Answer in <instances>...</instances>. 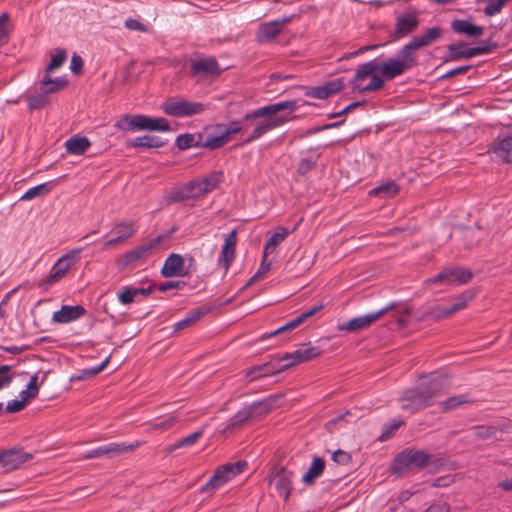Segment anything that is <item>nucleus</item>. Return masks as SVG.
<instances>
[{
    "mask_svg": "<svg viewBox=\"0 0 512 512\" xmlns=\"http://www.w3.org/2000/svg\"><path fill=\"white\" fill-rule=\"evenodd\" d=\"M442 33V28L438 26L427 28L422 35L413 37L406 43L394 57L385 61L375 58L359 65L351 80L353 91L359 93L377 91L384 87L385 80H393L411 70L417 64L414 52L438 41Z\"/></svg>",
    "mask_w": 512,
    "mask_h": 512,
    "instance_id": "nucleus-1",
    "label": "nucleus"
},
{
    "mask_svg": "<svg viewBox=\"0 0 512 512\" xmlns=\"http://www.w3.org/2000/svg\"><path fill=\"white\" fill-rule=\"evenodd\" d=\"M296 109L295 100L280 101L247 112L241 121L233 120L227 125L217 124L214 129L221 130L228 142L232 135L240 133L244 137L243 144H250L293 118L283 114L278 115L279 112L287 110L293 113Z\"/></svg>",
    "mask_w": 512,
    "mask_h": 512,
    "instance_id": "nucleus-2",
    "label": "nucleus"
},
{
    "mask_svg": "<svg viewBox=\"0 0 512 512\" xmlns=\"http://www.w3.org/2000/svg\"><path fill=\"white\" fill-rule=\"evenodd\" d=\"M447 388V379L431 374L423 377L414 389L407 390L400 398L401 408L414 413L434 404Z\"/></svg>",
    "mask_w": 512,
    "mask_h": 512,
    "instance_id": "nucleus-3",
    "label": "nucleus"
},
{
    "mask_svg": "<svg viewBox=\"0 0 512 512\" xmlns=\"http://www.w3.org/2000/svg\"><path fill=\"white\" fill-rule=\"evenodd\" d=\"M115 126L125 131H169L168 121L163 117H150L142 114L124 115Z\"/></svg>",
    "mask_w": 512,
    "mask_h": 512,
    "instance_id": "nucleus-4",
    "label": "nucleus"
},
{
    "mask_svg": "<svg viewBox=\"0 0 512 512\" xmlns=\"http://www.w3.org/2000/svg\"><path fill=\"white\" fill-rule=\"evenodd\" d=\"M247 468V462L239 460L235 463H226L216 468L213 475L202 486L201 491L213 494L216 490L231 481L237 475L244 472Z\"/></svg>",
    "mask_w": 512,
    "mask_h": 512,
    "instance_id": "nucleus-5",
    "label": "nucleus"
},
{
    "mask_svg": "<svg viewBox=\"0 0 512 512\" xmlns=\"http://www.w3.org/2000/svg\"><path fill=\"white\" fill-rule=\"evenodd\" d=\"M161 109L168 116L185 118L203 113L207 105L184 97H172L161 104Z\"/></svg>",
    "mask_w": 512,
    "mask_h": 512,
    "instance_id": "nucleus-6",
    "label": "nucleus"
},
{
    "mask_svg": "<svg viewBox=\"0 0 512 512\" xmlns=\"http://www.w3.org/2000/svg\"><path fill=\"white\" fill-rule=\"evenodd\" d=\"M430 458V454L423 450L408 448L396 456L392 469L394 473L403 475L410 470L424 468L429 463Z\"/></svg>",
    "mask_w": 512,
    "mask_h": 512,
    "instance_id": "nucleus-7",
    "label": "nucleus"
},
{
    "mask_svg": "<svg viewBox=\"0 0 512 512\" xmlns=\"http://www.w3.org/2000/svg\"><path fill=\"white\" fill-rule=\"evenodd\" d=\"M83 248H75L61 256L51 267L49 274L42 281V285L51 286L59 282L70 268L79 260Z\"/></svg>",
    "mask_w": 512,
    "mask_h": 512,
    "instance_id": "nucleus-8",
    "label": "nucleus"
},
{
    "mask_svg": "<svg viewBox=\"0 0 512 512\" xmlns=\"http://www.w3.org/2000/svg\"><path fill=\"white\" fill-rule=\"evenodd\" d=\"M42 93L32 94L27 97L28 108L30 110H38L48 103L47 94L54 93L62 89L67 81L65 78L58 77L55 79L45 75L41 81Z\"/></svg>",
    "mask_w": 512,
    "mask_h": 512,
    "instance_id": "nucleus-9",
    "label": "nucleus"
},
{
    "mask_svg": "<svg viewBox=\"0 0 512 512\" xmlns=\"http://www.w3.org/2000/svg\"><path fill=\"white\" fill-rule=\"evenodd\" d=\"M472 278V273L461 267H447L438 274L428 278L425 283L438 285H462L468 283Z\"/></svg>",
    "mask_w": 512,
    "mask_h": 512,
    "instance_id": "nucleus-10",
    "label": "nucleus"
},
{
    "mask_svg": "<svg viewBox=\"0 0 512 512\" xmlns=\"http://www.w3.org/2000/svg\"><path fill=\"white\" fill-rule=\"evenodd\" d=\"M142 442L136 440L132 443L126 442H112L103 446H99L95 449H92L84 454V459H93V458H114L123 454L130 453L134 451L136 448L140 447Z\"/></svg>",
    "mask_w": 512,
    "mask_h": 512,
    "instance_id": "nucleus-11",
    "label": "nucleus"
},
{
    "mask_svg": "<svg viewBox=\"0 0 512 512\" xmlns=\"http://www.w3.org/2000/svg\"><path fill=\"white\" fill-rule=\"evenodd\" d=\"M224 180L223 171H212L202 179L193 180L187 183L188 193L186 197H200L215 190Z\"/></svg>",
    "mask_w": 512,
    "mask_h": 512,
    "instance_id": "nucleus-12",
    "label": "nucleus"
},
{
    "mask_svg": "<svg viewBox=\"0 0 512 512\" xmlns=\"http://www.w3.org/2000/svg\"><path fill=\"white\" fill-rule=\"evenodd\" d=\"M273 402V399L269 398L263 401L254 402L250 406L241 409L227 421L224 432L233 431L234 429L241 427L253 416L257 409H260L263 413L269 412L273 408Z\"/></svg>",
    "mask_w": 512,
    "mask_h": 512,
    "instance_id": "nucleus-13",
    "label": "nucleus"
},
{
    "mask_svg": "<svg viewBox=\"0 0 512 512\" xmlns=\"http://www.w3.org/2000/svg\"><path fill=\"white\" fill-rule=\"evenodd\" d=\"M491 51L489 45H481L476 47H469L466 42L460 41L450 44L447 47L446 61H457L461 59H469L478 55L487 54Z\"/></svg>",
    "mask_w": 512,
    "mask_h": 512,
    "instance_id": "nucleus-14",
    "label": "nucleus"
},
{
    "mask_svg": "<svg viewBox=\"0 0 512 512\" xmlns=\"http://www.w3.org/2000/svg\"><path fill=\"white\" fill-rule=\"evenodd\" d=\"M395 307H396L395 303H390L376 312H372V313H368L365 315H361V316L352 318L349 321L339 325V330L354 332V331H359V330L365 329V328L369 327L372 323L377 321L385 313L393 310Z\"/></svg>",
    "mask_w": 512,
    "mask_h": 512,
    "instance_id": "nucleus-15",
    "label": "nucleus"
},
{
    "mask_svg": "<svg viewBox=\"0 0 512 512\" xmlns=\"http://www.w3.org/2000/svg\"><path fill=\"white\" fill-rule=\"evenodd\" d=\"M418 25H419V18L415 12H409V13H404V14L398 15L396 17L395 27H394V31L392 34L393 39L399 40V39H402V38L408 36L413 31L416 30Z\"/></svg>",
    "mask_w": 512,
    "mask_h": 512,
    "instance_id": "nucleus-16",
    "label": "nucleus"
},
{
    "mask_svg": "<svg viewBox=\"0 0 512 512\" xmlns=\"http://www.w3.org/2000/svg\"><path fill=\"white\" fill-rule=\"evenodd\" d=\"M321 354V350L319 347L303 345L292 353H286L282 360L284 361V367L286 369L303 363L310 361Z\"/></svg>",
    "mask_w": 512,
    "mask_h": 512,
    "instance_id": "nucleus-17",
    "label": "nucleus"
},
{
    "mask_svg": "<svg viewBox=\"0 0 512 512\" xmlns=\"http://www.w3.org/2000/svg\"><path fill=\"white\" fill-rule=\"evenodd\" d=\"M286 370L284 367V361L282 357L273 359L269 362L263 363L261 365H255L247 370L245 376L250 380H256L261 377H267L270 375H275L280 372Z\"/></svg>",
    "mask_w": 512,
    "mask_h": 512,
    "instance_id": "nucleus-18",
    "label": "nucleus"
},
{
    "mask_svg": "<svg viewBox=\"0 0 512 512\" xmlns=\"http://www.w3.org/2000/svg\"><path fill=\"white\" fill-rule=\"evenodd\" d=\"M511 427L512 423L510 421H500L491 425H477L472 429L475 437L480 440H504L502 437H498V434L509 432Z\"/></svg>",
    "mask_w": 512,
    "mask_h": 512,
    "instance_id": "nucleus-19",
    "label": "nucleus"
},
{
    "mask_svg": "<svg viewBox=\"0 0 512 512\" xmlns=\"http://www.w3.org/2000/svg\"><path fill=\"white\" fill-rule=\"evenodd\" d=\"M293 473L284 467L276 468L271 475L270 483L274 484L276 491L285 500L289 497L292 488Z\"/></svg>",
    "mask_w": 512,
    "mask_h": 512,
    "instance_id": "nucleus-20",
    "label": "nucleus"
},
{
    "mask_svg": "<svg viewBox=\"0 0 512 512\" xmlns=\"http://www.w3.org/2000/svg\"><path fill=\"white\" fill-rule=\"evenodd\" d=\"M237 245V230L233 229L224 238V243L218 258V266L227 271L235 259Z\"/></svg>",
    "mask_w": 512,
    "mask_h": 512,
    "instance_id": "nucleus-21",
    "label": "nucleus"
},
{
    "mask_svg": "<svg viewBox=\"0 0 512 512\" xmlns=\"http://www.w3.org/2000/svg\"><path fill=\"white\" fill-rule=\"evenodd\" d=\"M291 21V17H284L280 20H273L269 22L261 23L258 32H257V40L260 43H267L277 35H279L284 28Z\"/></svg>",
    "mask_w": 512,
    "mask_h": 512,
    "instance_id": "nucleus-22",
    "label": "nucleus"
},
{
    "mask_svg": "<svg viewBox=\"0 0 512 512\" xmlns=\"http://www.w3.org/2000/svg\"><path fill=\"white\" fill-rule=\"evenodd\" d=\"M135 232H136V228H135L134 221H124V222L115 224L112 227L110 233L115 234L116 236L107 240L104 243L103 250L117 246L122 241L133 236Z\"/></svg>",
    "mask_w": 512,
    "mask_h": 512,
    "instance_id": "nucleus-23",
    "label": "nucleus"
},
{
    "mask_svg": "<svg viewBox=\"0 0 512 512\" xmlns=\"http://www.w3.org/2000/svg\"><path fill=\"white\" fill-rule=\"evenodd\" d=\"M492 152L503 162H512V131L501 133L494 141Z\"/></svg>",
    "mask_w": 512,
    "mask_h": 512,
    "instance_id": "nucleus-24",
    "label": "nucleus"
},
{
    "mask_svg": "<svg viewBox=\"0 0 512 512\" xmlns=\"http://www.w3.org/2000/svg\"><path fill=\"white\" fill-rule=\"evenodd\" d=\"M32 459V454L23 449H11L2 452V468L4 471H13L18 469L22 464Z\"/></svg>",
    "mask_w": 512,
    "mask_h": 512,
    "instance_id": "nucleus-25",
    "label": "nucleus"
},
{
    "mask_svg": "<svg viewBox=\"0 0 512 512\" xmlns=\"http://www.w3.org/2000/svg\"><path fill=\"white\" fill-rule=\"evenodd\" d=\"M344 88V81L342 78H337L328 82H325L321 86L311 87L305 95L315 99H327L330 96L336 94Z\"/></svg>",
    "mask_w": 512,
    "mask_h": 512,
    "instance_id": "nucleus-26",
    "label": "nucleus"
},
{
    "mask_svg": "<svg viewBox=\"0 0 512 512\" xmlns=\"http://www.w3.org/2000/svg\"><path fill=\"white\" fill-rule=\"evenodd\" d=\"M191 75L198 76H218L221 69L213 57L195 60L191 63Z\"/></svg>",
    "mask_w": 512,
    "mask_h": 512,
    "instance_id": "nucleus-27",
    "label": "nucleus"
},
{
    "mask_svg": "<svg viewBox=\"0 0 512 512\" xmlns=\"http://www.w3.org/2000/svg\"><path fill=\"white\" fill-rule=\"evenodd\" d=\"M451 29L455 34L464 35L468 38H478L485 31L483 26L475 25L467 19H454L451 22Z\"/></svg>",
    "mask_w": 512,
    "mask_h": 512,
    "instance_id": "nucleus-28",
    "label": "nucleus"
},
{
    "mask_svg": "<svg viewBox=\"0 0 512 512\" xmlns=\"http://www.w3.org/2000/svg\"><path fill=\"white\" fill-rule=\"evenodd\" d=\"M85 313L86 310L81 305H63L53 313L52 320L57 323H70L81 318Z\"/></svg>",
    "mask_w": 512,
    "mask_h": 512,
    "instance_id": "nucleus-29",
    "label": "nucleus"
},
{
    "mask_svg": "<svg viewBox=\"0 0 512 512\" xmlns=\"http://www.w3.org/2000/svg\"><path fill=\"white\" fill-rule=\"evenodd\" d=\"M322 308H323V304L314 305L310 309H308V310L302 312L301 314H299L294 319H292V320L288 321L287 323H285L283 326H281L278 329H276L275 331L271 332L268 335V337L275 336V335L284 333L286 331H290V330L298 327L300 324L305 322L308 318H310L311 316H313L317 312H319Z\"/></svg>",
    "mask_w": 512,
    "mask_h": 512,
    "instance_id": "nucleus-30",
    "label": "nucleus"
},
{
    "mask_svg": "<svg viewBox=\"0 0 512 512\" xmlns=\"http://www.w3.org/2000/svg\"><path fill=\"white\" fill-rule=\"evenodd\" d=\"M184 259L179 254H171L167 257L161 269V274L164 277H174L184 275Z\"/></svg>",
    "mask_w": 512,
    "mask_h": 512,
    "instance_id": "nucleus-31",
    "label": "nucleus"
},
{
    "mask_svg": "<svg viewBox=\"0 0 512 512\" xmlns=\"http://www.w3.org/2000/svg\"><path fill=\"white\" fill-rule=\"evenodd\" d=\"M296 229L297 225H295L292 230H289L288 228H285L283 226L277 227L276 232L272 234L265 243L263 249L264 258H267L269 254L273 253L276 247L280 245L286 239V237Z\"/></svg>",
    "mask_w": 512,
    "mask_h": 512,
    "instance_id": "nucleus-32",
    "label": "nucleus"
},
{
    "mask_svg": "<svg viewBox=\"0 0 512 512\" xmlns=\"http://www.w3.org/2000/svg\"><path fill=\"white\" fill-rule=\"evenodd\" d=\"M473 298V294L471 292H463L457 298L454 299V302L442 309H440L437 313L439 318L448 317L451 314H454L460 310L466 308L467 303Z\"/></svg>",
    "mask_w": 512,
    "mask_h": 512,
    "instance_id": "nucleus-33",
    "label": "nucleus"
},
{
    "mask_svg": "<svg viewBox=\"0 0 512 512\" xmlns=\"http://www.w3.org/2000/svg\"><path fill=\"white\" fill-rule=\"evenodd\" d=\"M66 152L71 155H83L90 147L91 143L85 136H73L65 142Z\"/></svg>",
    "mask_w": 512,
    "mask_h": 512,
    "instance_id": "nucleus-34",
    "label": "nucleus"
},
{
    "mask_svg": "<svg viewBox=\"0 0 512 512\" xmlns=\"http://www.w3.org/2000/svg\"><path fill=\"white\" fill-rule=\"evenodd\" d=\"M228 143L221 130H215L214 134L207 133L205 136L201 133V148L215 150L225 146Z\"/></svg>",
    "mask_w": 512,
    "mask_h": 512,
    "instance_id": "nucleus-35",
    "label": "nucleus"
},
{
    "mask_svg": "<svg viewBox=\"0 0 512 512\" xmlns=\"http://www.w3.org/2000/svg\"><path fill=\"white\" fill-rule=\"evenodd\" d=\"M175 144L182 151L192 147L201 148V133L180 134L177 136Z\"/></svg>",
    "mask_w": 512,
    "mask_h": 512,
    "instance_id": "nucleus-36",
    "label": "nucleus"
},
{
    "mask_svg": "<svg viewBox=\"0 0 512 512\" xmlns=\"http://www.w3.org/2000/svg\"><path fill=\"white\" fill-rule=\"evenodd\" d=\"M128 145L134 148H160L164 141L159 136L143 135L134 138Z\"/></svg>",
    "mask_w": 512,
    "mask_h": 512,
    "instance_id": "nucleus-37",
    "label": "nucleus"
},
{
    "mask_svg": "<svg viewBox=\"0 0 512 512\" xmlns=\"http://www.w3.org/2000/svg\"><path fill=\"white\" fill-rule=\"evenodd\" d=\"M160 238H156L153 242H150L149 244L137 247L136 249L129 251L125 255L126 263L132 264L137 262L138 260L146 258L149 254L154 245L159 243Z\"/></svg>",
    "mask_w": 512,
    "mask_h": 512,
    "instance_id": "nucleus-38",
    "label": "nucleus"
},
{
    "mask_svg": "<svg viewBox=\"0 0 512 512\" xmlns=\"http://www.w3.org/2000/svg\"><path fill=\"white\" fill-rule=\"evenodd\" d=\"M203 434H204V429L203 428L199 429V430L189 434L186 437L178 439L176 442H174L173 444L169 445L166 448V451L168 453H172V452H174L178 448L190 447V446L194 445L203 436Z\"/></svg>",
    "mask_w": 512,
    "mask_h": 512,
    "instance_id": "nucleus-39",
    "label": "nucleus"
},
{
    "mask_svg": "<svg viewBox=\"0 0 512 512\" xmlns=\"http://www.w3.org/2000/svg\"><path fill=\"white\" fill-rule=\"evenodd\" d=\"M325 468V461L320 457H315L307 470L303 475L302 481L306 484L313 483L316 478L321 476Z\"/></svg>",
    "mask_w": 512,
    "mask_h": 512,
    "instance_id": "nucleus-40",
    "label": "nucleus"
},
{
    "mask_svg": "<svg viewBox=\"0 0 512 512\" xmlns=\"http://www.w3.org/2000/svg\"><path fill=\"white\" fill-rule=\"evenodd\" d=\"M54 187V182H45L28 189L21 197L20 201H29L36 197H41L49 194Z\"/></svg>",
    "mask_w": 512,
    "mask_h": 512,
    "instance_id": "nucleus-41",
    "label": "nucleus"
},
{
    "mask_svg": "<svg viewBox=\"0 0 512 512\" xmlns=\"http://www.w3.org/2000/svg\"><path fill=\"white\" fill-rule=\"evenodd\" d=\"M399 191L398 185L394 181L385 182L370 191V195L382 196L383 198L394 197Z\"/></svg>",
    "mask_w": 512,
    "mask_h": 512,
    "instance_id": "nucleus-42",
    "label": "nucleus"
},
{
    "mask_svg": "<svg viewBox=\"0 0 512 512\" xmlns=\"http://www.w3.org/2000/svg\"><path fill=\"white\" fill-rule=\"evenodd\" d=\"M204 314H205V311L200 310V309L191 311L185 318L181 319L180 321H178L174 324V326H173L174 331H180V330H183V329L193 325Z\"/></svg>",
    "mask_w": 512,
    "mask_h": 512,
    "instance_id": "nucleus-43",
    "label": "nucleus"
},
{
    "mask_svg": "<svg viewBox=\"0 0 512 512\" xmlns=\"http://www.w3.org/2000/svg\"><path fill=\"white\" fill-rule=\"evenodd\" d=\"M469 402H470V399L467 395L460 394L457 396L449 397L445 401L441 402L440 406H441V410L443 412H446V411L454 410V409L462 406L463 404H466Z\"/></svg>",
    "mask_w": 512,
    "mask_h": 512,
    "instance_id": "nucleus-44",
    "label": "nucleus"
},
{
    "mask_svg": "<svg viewBox=\"0 0 512 512\" xmlns=\"http://www.w3.org/2000/svg\"><path fill=\"white\" fill-rule=\"evenodd\" d=\"M118 301L122 305H130L137 298V292L133 286H125L117 293Z\"/></svg>",
    "mask_w": 512,
    "mask_h": 512,
    "instance_id": "nucleus-45",
    "label": "nucleus"
},
{
    "mask_svg": "<svg viewBox=\"0 0 512 512\" xmlns=\"http://www.w3.org/2000/svg\"><path fill=\"white\" fill-rule=\"evenodd\" d=\"M403 423L401 419H392L389 423L384 425L382 433L379 436L380 441H386L391 438Z\"/></svg>",
    "mask_w": 512,
    "mask_h": 512,
    "instance_id": "nucleus-46",
    "label": "nucleus"
},
{
    "mask_svg": "<svg viewBox=\"0 0 512 512\" xmlns=\"http://www.w3.org/2000/svg\"><path fill=\"white\" fill-rule=\"evenodd\" d=\"M66 58V51L64 49H57L56 52L51 56V61L46 67V72L49 73L61 67L66 61Z\"/></svg>",
    "mask_w": 512,
    "mask_h": 512,
    "instance_id": "nucleus-47",
    "label": "nucleus"
},
{
    "mask_svg": "<svg viewBox=\"0 0 512 512\" xmlns=\"http://www.w3.org/2000/svg\"><path fill=\"white\" fill-rule=\"evenodd\" d=\"M38 392H39L38 373H36L30 378V380L26 386V389L21 391L20 395L24 396V398H27V399H33L38 395Z\"/></svg>",
    "mask_w": 512,
    "mask_h": 512,
    "instance_id": "nucleus-48",
    "label": "nucleus"
},
{
    "mask_svg": "<svg viewBox=\"0 0 512 512\" xmlns=\"http://www.w3.org/2000/svg\"><path fill=\"white\" fill-rule=\"evenodd\" d=\"M178 421V418L175 415H168L164 417L163 419H158L152 424V428L154 430L159 431H166L173 427L176 422Z\"/></svg>",
    "mask_w": 512,
    "mask_h": 512,
    "instance_id": "nucleus-49",
    "label": "nucleus"
},
{
    "mask_svg": "<svg viewBox=\"0 0 512 512\" xmlns=\"http://www.w3.org/2000/svg\"><path fill=\"white\" fill-rule=\"evenodd\" d=\"M311 159V158H303L299 161L297 166V173L299 175H306L308 172H310L317 164V158Z\"/></svg>",
    "mask_w": 512,
    "mask_h": 512,
    "instance_id": "nucleus-50",
    "label": "nucleus"
},
{
    "mask_svg": "<svg viewBox=\"0 0 512 512\" xmlns=\"http://www.w3.org/2000/svg\"><path fill=\"white\" fill-rule=\"evenodd\" d=\"M9 19H10V16L7 12H4L0 15V45L6 44L8 42L7 25H8Z\"/></svg>",
    "mask_w": 512,
    "mask_h": 512,
    "instance_id": "nucleus-51",
    "label": "nucleus"
},
{
    "mask_svg": "<svg viewBox=\"0 0 512 512\" xmlns=\"http://www.w3.org/2000/svg\"><path fill=\"white\" fill-rule=\"evenodd\" d=\"M11 366L1 365L0 366V390L8 387L12 382Z\"/></svg>",
    "mask_w": 512,
    "mask_h": 512,
    "instance_id": "nucleus-52",
    "label": "nucleus"
},
{
    "mask_svg": "<svg viewBox=\"0 0 512 512\" xmlns=\"http://www.w3.org/2000/svg\"><path fill=\"white\" fill-rule=\"evenodd\" d=\"M505 2L503 0H489L488 5L484 9L487 16H494L501 12Z\"/></svg>",
    "mask_w": 512,
    "mask_h": 512,
    "instance_id": "nucleus-53",
    "label": "nucleus"
},
{
    "mask_svg": "<svg viewBox=\"0 0 512 512\" xmlns=\"http://www.w3.org/2000/svg\"><path fill=\"white\" fill-rule=\"evenodd\" d=\"M332 460L340 465H347L351 462V456L348 452L338 449L332 454Z\"/></svg>",
    "mask_w": 512,
    "mask_h": 512,
    "instance_id": "nucleus-54",
    "label": "nucleus"
},
{
    "mask_svg": "<svg viewBox=\"0 0 512 512\" xmlns=\"http://www.w3.org/2000/svg\"><path fill=\"white\" fill-rule=\"evenodd\" d=\"M22 398L20 400L14 399L7 403L6 411L9 413H15L21 411L26 402L29 400L27 398H24V396H21Z\"/></svg>",
    "mask_w": 512,
    "mask_h": 512,
    "instance_id": "nucleus-55",
    "label": "nucleus"
},
{
    "mask_svg": "<svg viewBox=\"0 0 512 512\" xmlns=\"http://www.w3.org/2000/svg\"><path fill=\"white\" fill-rule=\"evenodd\" d=\"M70 69L74 74H80L82 72L83 60L79 55L74 54L72 56Z\"/></svg>",
    "mask_w": 512,
    "mask_h": 512,
    "instance_id": "nucleus-56",
    "label": "nucleus"
},
{
    "mask_svg": "<svg viewBox=\"0 0 512 512\" xmlns=\"http://www.w3.org/2000/svg\"><path fill=\"white\" fill-rule=\"evenodd\" d=\"M187 193H188V190H187V184H186L182 187V189L180 191H176L169 196V202L175 203V202L183 201L185 199H189L190 197L185 196Z\"/></svg>",
    "mask_w": 512,
    "mask_h": 512,
    "instance_id": "nucleus-57",
    "label": "nucleus"
},
{
    "mask_svg": "<svg viewBox=\"0 0 512 512\" xmlns=\"http://www.w3.org/2000/svg\"><path fill=\"white\" fill-rule=\"evenodd\" d=\"M107 362H108V358H106L100 365H98L92 369L83 370L82 375L79 378L90 377V376H94V375L98 374L99 372L102 371V369L105 367Z\"/></svg>",
    "mask_w": 512,
    "mask_h": 512,
    "instance_id": "nucleus-58",
    "label": "nucleus"
},
{
    "mask_svg": "<svg viewBox=\"0 0 512 512\" xmlns=\"http://www.w3.org/2000/svg\"><path fill=\"white\" fill-rule=\"evenodd\" d=\"M182 285H183V283L180 281H166V282L159 284L158 290L161 292H165L170 289L180 288Z\"/></svg>",
    "mask_w": 512,
    "mask_h": 512,
    "instance_id": "nucleus-59",
    "label": "nucleus"
},
{
    "mask_svg": "<svg viewBox=\"0 0 512 512\" xmlns=\"http://www.w3.org/2000/svg\"><path fill=\"white\" fill-rule=\"evenodd\" d=\"M470 68H471L470 65L459 66L457 68L451 69L448 72H446L442 76V78H451V77H454V76H456L458 74L466 73Z\"/></svg>",
    "mask_w": 512,
    "mask_h": 512,
    "instance_id": "nucleus-60",
    "label": "nucleus"
},
{
    "mask_svg": "<svg viewBox=\"0 0 512 512\" xmlns=\"http://www.w3.org/2000/svg\"><path fill=\"white\" fill-rule=\"evenodd\" d=\"M125 27L134 31H143L144 25L140 23L138 20L129 18L125 21Z\"/></svg>",
    "mask_w": 512,
    "mask_h": 512,
    "instance_id": "nucleus-61",
    "label": "nucleus"
},
{
    "mask_svg": "<svg viewBox=\"0 0 512 512\" xmlns=\"http://www.w3.org/2000/svg\"><path fill=\"white\" fill-rule=\"evenodd\" d=\"M344 122H345V120L342 119V120H340L338 122L329 123V124H326V125H323V126H320V127H314V128H312V129H310L308 131V134L316 133V132H319V131H322V130H325V129L336 128V127L342 125Z\"/></svg>",
    "mask_w": 512,
    "mask_h": 512,
    "instance_id": "nucleus-62",
    "label": "nucleus"
},
{
    "mask_svg": "<svg viewBox=\"0 0 512 512\" xmlns=\"http://www.w3.org/2000/svg\"><path fill=\"white\" fill-rule=\"evenodd\" d=\"M344 122H345V120L342 119V120H340L338 122L329 123V124H326V125H323V126H320V127H314V128H312V129H310L308 131V134L316 133V132H319V131H322V130H325V129L336 128V127L342 125Z\"/></svg>",
    "mask_w": 512,
    "mask_h": 512,
    "instance_id": "nucleus-63",
    "label": "nucleus"
},
{
    "mask_svg": "<svg viewBox=\"0 0 512 512\" xmlns=\"http://www.w3.org/2000/svg\"><path fill=\"white\" fill-rule=\"evenodd\" d=\"M270 268H271V263L267 262V258L263 257L262 262H261L260 267L257 272L259 275H262L264 277V275L270 270Z\"/></svg>",
    "mask_w": 512,
    "mask_h": 512,
    "instance_id": "nucleus-64",
    "label": "nucleus"
}]
</instances>
